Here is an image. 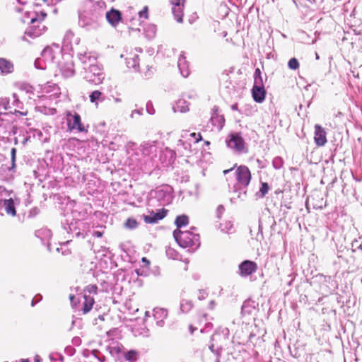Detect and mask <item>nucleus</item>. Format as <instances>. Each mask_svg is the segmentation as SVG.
I'll return each instance as SVG.
<instances>
[{"mask_svg": "<svg viewBox=\"0 0 362 362\" xmlns=\"http://www.w3.org/2000/svg\"><path fill=\"white\" fill-rule=\"evenodd\" d=\"M173 236L182 247L198 246L199 237L189 231H181L178 229L173 232Z\"/></svg>", "mask_w": 362, "mask_h": 362, "instance_id": "nucleus-1", "label": "nucleus"}, {"mask_svg": "<svg viewBox=\"0 0 362 362\" xmlns=\"http://www.w3.org/2000/svg\"><path fill=\"white\" fill-rule=\"evenodd\" d=\"M35 298H37V301H40V300H42V297L40 294H38L35 297Z\"/></svg>", "mask_w": 362, "mask_h": 362, "instance_id": "nucleus-54", "label": "nucleus"}, {"mask_svg": "<svg viewBox=\"0 0 362 362\" xmlns=\"http://www.w3.org/2000/svg\"><path fill=\"white\" fill-rule=\"evenodd\" d=\"M136 274H137L138 275H142V272L141 273V272H139V269H136Z\"/></svg>", "mask_w": 362, "mask_h": 362, "instance_id": "nucleus-59", "label": "nucleus"}, {"mask_svg": "<svg viewBox=\"0 0 362 362\" xmlns=\"http://www.w3.org/2000/svg\"><path fill=\"white\" fill-rule=\"evenodd\" d=\"M238 192V197L240 198V199L242 200H244L246 197V191H243V192Z\"/></svg>", "mask_w": 362, "mask_h": 362, "instance_id": "nucleus-45", "label": "nucleus"}, {"mask_svg": "<svg viewBox=\"0 0 362 362\" xmlns=\"http://www.w3.org/2000/svg\"><path fill=\"white\" fill-rule=\"evenodd\" d=\"M205 295H206V293L203 291H200L199 292V296H198V298L199 300H202L205 298Z\"/></svg>", "mask_w": 362, "mask_h": 362, "instance_id": "nucleus-48", "label": "nucleus"}, {"mask_svg": "<svg viewBox=\"0 0 362 362\" xmlns=\"http://www.w3.org/2000/svg\"><path fill=\"white\" fill-rule=\"evenodd\" d=\"M47 249H48L49 251H51V248H50L49 244L47 245Z\"/></svg>", "mask_w": 362, "mask_h": 362, "instance_id": "nucleus-62", "label": "nucleus"}, {"mask_svg": "<svg viewBox=\"0 0 362 362\" xmlns=\"http://www.w3.org/2000/svg\"><path fill=\"white\" fill-rule=\"evenodd\" d=\"M4 207V210L8 215L15 216L16 215V209L14 204V201L11 198L8 199H3L0 203Z\"/></svg>", "mask_w": 362, "mask_h": 362, "instance_id": "nucleus-13", "label": "nucleus"}, {"mask_svg": "<svg viewBox=\"0 0 362 362\" xmlns=\"http://www.w3.org/2000/svg\"><path fill=\"white\" fill-rule=\"evenodd\" d=\"M47 14L45 12L36 13L35 17H33L30 20L32 25L25 31V34L31 37H36L43 33L45 30V26L42 22L46 18Z\"/></svg>", "mask_w": 362, "mask_h": 362, "instance_id": "nucleus-2", "label": "nucleus"}, {"mask_svg": "<svg viewBox=\"0 0 362 362\" xmlns=\"http://www.w3.org/2000/svg\"><path fill=\"white\" fill-rule=\"evenodd\" d=\"M359 69L362 72V65L359 66Z\"/></svg>", "mask_w": 362, "mask_h": 362, "instance_id": "nucleus-64", "label": "nucleus"}, {"mask_svg": "<svg viewBox=\"0 0 362 362\" xmlns=\"http://www.w3.org/2000/svg\"><path fill=\"white\" fill-rule=\"evenodd\" d=\"M288 66L289 69L296 70L299 67L298 61L296 58H292L289 60Z\"/></svg>", "mask_w": 362, "mask_h": 362, "instance_id": "nucleus-33", "label": "nucleus"}, {"mask_svg": "<svg viewBox=\"0 0 362 362\" xmlns=\"http://www.w3.org/2000/svg\"><path fill=\"white\" fill-rule=\"evenodd\" d=\"M60 49L58 45L47 47L42 52V59L48 62H54L56 54H59Z\"/></svg>", "mask_w": 362, "mask_h": 362, "instance_id": "nucleus-8", "label": "nucleus"}, {"mask_svg": "<svg viewBox=\"0 0 362 362\" xmlns=\"http://www.w3.org/2000/svg\"><path fill=\"white\" fill-rule=\"evenodd\" d=\"M42 60V59H37L35 61V66L37 69H45V67L42 66L41 65V61Z\"/></svg>", "mask_w": 362, "mask_h": 362, "instance_id": "nucleus-41", "label": "nucleus"}, {"mask_svg": "<svg viewBox=\"0 0 362 362\" xmlns=\"http://www.w3.org/2000/svg\"><path fill=\"white\" fill-rule=\"evenodd\" d=\"M228 146L239 153L247 152L245 143L239 134H230L226 140Z\"/></svg>", "mask_w": 362, "mask_h": 362, "instance_id": "nucleus-4", "label": "nucleus"}, {"mask_svg": "<svg viewBox=\"0 0 362 362\" xmlns=\"http://www.w3.org/2000/svg\"><path fill=\"white\" fill-rule=\"evenodd\" d=\"M212 115L211 117V122L214 126H217L222 128L224 124V117L222 115H218V110L217 107H214L212 110Z\"/></svg>", "mask_w": 362, "mask_h": 362, "instance_id": "nucleus-15", "label": "nucleus"}, {"mask_svg": "<svg viewBox=\"0 0 362 362\" xmlns=\"http://www.w3.org/2000/svg\"><path fill=\"white\" fill-rule=\"evenodd\" d=\"M20 362H30L28 359H21Z\"/></svg>", "mask_w": 362, "mask_h": 362, "instance_id": "nucleus-56", "label": "nucleus"}, {"mask_svg": "<svg viewBox=\"0 0 362 362\" xmlns=\"http://www.w3.org/2000/svg\"><path fill=\"white\" fill-rule=\"evenodd\" d=\"M136 52H141V49H135V52H134L132 50H131V51L125 50L124 52H123L120 54V57L124 58L125 59H126L127 57H128L129 58H132V57H134V54H138Z\"/></svg>", "mask_w": 362, "mask_h": 362, "instance_id": "nucleus-30", "label": "nucleus"}, {"mask_svg": "<svg viewBox=\"0 0 362 362\" xmlns=\"http://www.w3.org/2000/svg\"><path fill=\"white\" fill-rule=\"evenodd\" d=\"M217 211L218 213H221L223 211V206H219L217 209Z\"/></svg>", "mask_w": 362, "mask_h": 362, "instance_id": "nucleus-53", "label": "nucleus"}, {"mask_svg": "<svg viewBox=\"0 0 362 362\" xmlns=\"http://www.w3.org/2000/svg\"><path fill=\"white\" fill-rule=\"evenodd\" d=\"M229 336V329L227 327H220L218 331L212 336V341H216L221 338L227 339Z\"/></svg>", "mask_w": 362, "mask_h": 362, "instance_id": "nucleus-18", "label": "nucleus"}, {"mask_svg": "<svg viewBox=\"0 0 362 362\" xmlns=\"http://www.w3.org/2000/svg\"><path fill=\"white\" fill-rule=\"evenodd\" d=\"M166 215V211L163 210L156 213L152 212L149 215H145L144 216V221L147 223H155L158 221L163 218Z\"/></svg>", "mask_w": 362, "mask_h": 362, "instance_id": "nucleus-14", "label": "nucleus"}, {"mask_svg": "<svg viewBox=\"0 0 362 362\" xmlns=\"http://www.w3.org/2000/svg\"><path fill=\"white\" fill-rule=\"evenodd\" d=\"M41 235H44L47 238H50L52 236V232L49 229H41L36 233V235L40 236Z\"/></svg>", "mask_w": 362, "mask_h": 362, "instance_id": "nucleus-35", "label": "nucleus"}, {"mask_svg": "<svg viewBox=\"0 0 362 362\" xmlns=\"http://www.w3.org/2000/svg\"><path fill=\"white\" fill-rule=\"evenodd\" d=\"M252 92L255 101L257 103H262L264 101L266 94L264 86H258L257 85H254Z\"/></svg>", "mask_w": 362, "mask_h": 362, "instance_id": "nucleus-12", "label": "nucleus"}, {"mask_svg": "<svg viewBox=\"0 0 362 362\" xmlns=\"http://www.w3.org/2000/svg\"><path fill=\"white\" fill-rule=\"evenodd\" d=\"M238 182L245 187L247 186L251 180V173L245 165L239 166L235 172Z\"/></svg>", "mask_w": 362, "mask_h": 362, "instance_id": "nucleus-5", "label": "nucleus"}, {"mask_svg": "<svg viewBox=\"0 0 362 362\" xmlns=\"http://www.w3.org/2000/svg\"><path fill=\"white\" fill-rule=\"evenodd\" d=\"M257 269V264L250 260H245L239 265L240 274L242 276H249L255 272Z\"/></svg>", "mask_w": 362, "mask_h": 362, "instance_id": "nucleus-7", "label": "nucleus"}, {"mask_svg": "<svg viewBox=\"0 0 362 362\" xmlns=\"http://www.w3.org/2000/svg\"><path fill=\"white\" fill-rule=\"evenodd\" d=\"M269 191V186L267 183H262V187L260 188V192H262V196H264Z\"/></svg>", "mask_w": 362, "mask_h": 362, "instance_id": "nucleus-39", "label": "nucleus"}, {"mask_svg": "<svg viewBox=\"0 0 362 362\" xmlns=\"http://www.w3.org/2000/svg\"><path fill=\"white\" fill-rule=\"evenodd\" d=\"M62 74L65 78H69L74 74V64L73 62H67L61 67Z\"/></svg>", "mask_w": 362, "mask_h": 362, "instance_id": "nucleus-21", "label": "nucleus"}, {"mask_svg": "<svg viewBox=\"0 0 362 362\" xmlns=\"http://www.w3.org/2000/svg\"><path fill=\"white\" fill-rule=\"evenodd\" d=\"M190 136H191V137H192V138H194V139H195V142H196V143H197V142H198V141H201V140H202V135H201L199 133H198V134H196V133H192V134H190Z\"/></svg>", "mask_w": 362, "mask_h": 362, "instance_id": "nucleus-40", "label": "nucleus"}, {"mask_svg": "<svg viewBox=\"0 0 362 362\" xmlns=\"http://www.w3.org/2000/svg\"><path fill=\"white\" fill-rule=\"evenodd\" d=\"M90 101L92 103H95L98 105V102H103L105 99V96L103 93L100 90H94L89 95Z\"/></svg>", "mask_w": 362, "mask_h": 362, "instance_id": "nucleus-20", "label": "nucleus"}, {"mask_svg": "<svg viewBox=\"0 0 362 362\" xmlns=\"http://www.w3.org/2000/svg\"><path fill=\"white\" fill-rule=\"evenodd\" d=\"M148 6H144L143 10L139 12V17L147 19L148 18Z\"/></svg>", "mask_w": 362, "mask_h": 362, "instance_id": "nucleus-37", "label": "nucleus"}, {"mask_svg": "<svg viewBox=\"0 0 362 362\" xmlns=\"http://www.w3.org/2000/svg\"><path fill=\"white\" fill-rule=\"evenodd\" d=\"M178 144H182V145H184V144H185L184 141H183L182 140H181V139H180V140L178 141Z\"/></svg>", "mask_w": 362, "mask_h": 362, "instance_id": "nucleus-57", "label": "nucleus"}, {"mask_svg": "<svg viewBox=\"0 0 362 362\" xmlns=\"http://www.w3.org/2000/svg\"><path fill=\"white\" fill-rule=\"evenodd\" d=\"M13 104H14L15 103H19V100H18L16 94H15V93L13 94Z\"/></svg>", "mask_w": 362, "mask_h": 362, "instance_id": "nucleus-49", "label": "nucleus"}, {"mask_svg": "<svg viewBox=\"0 0 362 362\" xmlns=\"http://www.w3.org/2000/svg\"><path fill=\"white\" fill-rule=\"evenodd\" d=\"M83 78L97 85L102 83L104 76L100 67L96 64L83 71Z\"/></svg>", "mask_w": 362, "mask_h": 362, "instance_id": "nucleus-3", "label": "nucleus"}, {"mask_svg": "<svg viewBox=\"0 0 362 362\" xmlns=\"http://www.w3.org/2000/svg\"><path fill=\"white\" fill-rule=\"evenodd\" d=\"M121 20V13L118 10L115 9V23Z\"/></svg>", "mask_w": 362, "mask_h": 362, "instance_id": "nucleus-44", "label": "nucleus"}, {"mask_svg": "<svg viewBox=\"0 0 362 362\" xmlns=\"http://www.w3.org/2000/svg\"><path fill=\"white\" fill-rule=\"evenodd\" d=\"M156 28L155 26H151L150 28V31L147 33V35L149 37H153L155 34H156Z\"/></svg>", "mask_w": 362, "mask_h": 362, "instance_id": "nucleus-43", "label": "nucleus"}, {"mask_svg": "<svg viewBox=\"0 0 362 362\" xmlns=\"http://www.w3.org/2000/svg\"><path fill=\"white\" fill-rule=\"evenodd\" d=\"M13 71V64L4 58H0V71L2 74H8Z\"/></svg>", "mask_w": 362, "mask_h": 362, "instance_id": "nucleus-17", "label": "nucleus"}, {"mask_svg": "<svg viewBox=\"0 0 362 362\" xmlns=\"http://www.w3.org/2000/svg\"><path fill=\"white\" fill-rule=\"evenodd\" d=\"M68 127L70 129H77L80 132L85 131V128L81 123V116L75 113L71 119H68Z\"/></svg>", "mask_w": 362, "mask_h": 362, "instance_id": "nucleus-11", "label": "nucleus"}, {"mask_svg": "<svg viewBox=\"0 0 362 362\" xmlns=\"http://www.w3.org/2000/svg\"><path fill=\"white\" fill-rule=\"evenodd\" d=\"M0 106L6 110H10L12 107L10 103V100L7 98H1Z\"/></svg>", "mask_w": 362, "mask_h": 362, "instance_id": "nucleus-32", "label": "nucleus"}, {"mask_svg": "<svg viewBox=\"0 0 362 362\" xmlns=\"http://www.w3.org/2000/svg\"><path fill=\"white\" fill-rule=\"evenodd\" d=\"M16 149L15 148H12L11 150V167L9 168V170H13L16 167Z\"/></svg>", "mask_w": 362, "mask_h": 362, "instance_id": "nucleus-34", "label": "nucleus"}, {"mask_svg": "<svg viewBox=\"0 0 362 362\" xmlns=\"http://www.w3.org/2000/svg\"><path fill=\"white\" fill-rule=\"evenodd\" d=\"M72 343L76 346H79L81 343V340L79 337H76L73 338Z\"/></svg>", "mask_w": 362, "mask_h": 362, "instance_id": "nucleus-46", "label": "nucleus"}, {"mask_svg": "<svg viewBox=\"0 0 362 362\" xmlns=\"http://www.w3.org/2000/svg\"><path fill=\"white\" fill-rule=\"evenodd\" d=\"M143 153L145 155H149L156 151V146L153 145H148V144L142 146Z\"/></svg>", "mask_w": 362, "mask_h": 362, "instance_id": "nucleus-27", "label": "nucleus"}, {"mask_svg": "<svg viewBox=\"0 0 362 362\" xmlns=\"http://www.w3.org/2000/svg\"><path fill=\"white\" fill-rule=\"evenodd\" d=\"M84 298L85 302L83 303V307L82 310L83 313H87L91 310L94 303V300L91 297L88 296L86 294L84 295Z\"/></svg>", "mask_w": 362, "mask_h": 362, "instance_id": "nucleus-23", "label": "nucleus"}, {"mask_svg": "<svg viewBox=\"0 0 362 362\" xmlns=\"http://www.w3.org/2000/svg\"><path fill=\"white\" fill-rule=\"evenodd\" d=\"M124 226L129 229H134L138 226V223L134 218H128L124 223Z\"/></svg>", "mask_w": 362, "mask_h": 362, "instance_id": "nucleus-28", "label": "nucleus"}, {"mask_svg": "<svg viewBox=\"0 0 362 362\" xmlns=\"http://www.w3.org/2000/svg\"><path fill=\"white\" fill-rule=\"evenodd\" d=\"M177 66L181 74L184 77H187L189 74V66L183 54H181L178 59Z\"/></svg>", "mask_w": 362, "mask_h": 362, "instance_id": "nucleus-16", "label": "nucleus"}, {"mask_svg": "<svg viewBox=\"0 0 362 362\" xmlns=\"http://www.w3.org/2000/svg\"><path fill=\"white\" fill-rule=\"evenodd\" d=\"M188 224V217L185 215L179 216L176 218L175 225L177 228H181L182 226H186Z\"/></svg>", "mask_w": 362, "mask_h": 362, "instance_id": "nucleus-25", "label": "nucleus"}, {"mask_svg": "<svg viewBox=\"0 0 362 362\" xmlns=\"http://www.w3.org/2000/svg\"><path fill=\"white\" fill-rule=\"evenodd\" d=\"M124 356L126 360H127V361H136L137 358V352L132 350L127 353H124Z\"/></svg>", "mask_w": 362, "mask_h": 362, "instance_id": "nucleus-29", "label": "nucleus"}, {"mask_svg": "<svg viewBox=\"0 0 362 362\" xmlns=\"http://www.w3.org/2000/svg\"><path fill=\"white\" fill-rule=\"evenodd\" d=\"M94 235H96L97 237H101L102 236V233L100 232V231H95L94 232Z\"/></svg>", "mask_w": 362, "mask_h": 362, "instance_id": "nucleus-52", "label": "nucleus"}, {"mask_svg": "<svg viewBox=\"0 0 362 362\" xmlns=\"http://www.w3.org/2000/svg\"><path fill=\"white\" fill-rule=\"evenodd\" d=\"M21 88L22 90H25L27 93L32 92L33 91V87L28 85V84H23L21 86Z\"/></svg>", "mask_w": 362, "mask_h": 362, "instance_id": "nucleus-42", "label": "nucleus"}, {"mask_svg": "<svg viewBox=\"0 0 362 362\" xmlns=\"http://www.w3.org/2000/svg\"><path fill=\"white\" fill-rule=\"evenodd\" d=\"M315 57H316V59H319L320 57H319V55L317 53L315 54Z\"/></svg>", "mask_w": 362, "mask_h": 362, "instance_id": "nucleus-61", "label": "nucleus"}, {"mask_svg": "<svg viewBox=\"0 0 362 362\" xmlns=\"http://www.w3.org/2000/svg\"><path fill=\"white\" fill-rule=\"evenodd\" d=\"M106 19L111 25H113V7L107 12Z\"/></svg>", "mask_w": 362, "mask_h": 362, "instance_id": "nucleus-36", "label": "nucleus"}, {"mask_svg": "<svg viewBox=\"0 0 362 362\" xmlns=\"http://www.w3.org/2000/svg\"><path fill=\"white\" fill-rule=\"evenodd\" d=\"M185 102L184 100H179L177 103L175 109L181 112H185L189 110L188 105H184Z\"/></svg>", "mask_w": 362, "mask_h": 362, "instance_id": "nucleus-31", "label": "nucleus"}, {"mask_svg": "<svg viewBox=\"0 0 362 362\" xmlns=\"http://www.w3.org/2000/svg\"><path fill=\"white\" fill-rule=\"evenodd\" d=\"M315 142L319 146H322L327 143L326 132L319 124L315 126Z\"/></svg>", "mask_w": 362, "mask_h": 362, "instance_id": "nucleus-10", "label": "nucleus"}, {"mask_svg": "<svg viewBox=\"0 0 362 362\" xmlns=\"http://www.w3.org/2000/svg\"><path fill=\"white\" fill-rule=\"evenodd\" d=\"M73 35H74V33H73L71 30H69V31H68V32L66 33V37H67V38H68V37H69L70 36H73Z\"/></svg>", "mask_w": 362, "mask_h": 362, "instance_id": "nucleus-50", "label": "nucleus"}, {"mask_svg": "<svg viewBox=\"0 0 362 362\" xmlns=\"http://www.w3.org/2000/svg\"><path fill=\"white\" fill-rule=\"evenodd\" d=\"M32 306H34L35 305V302H34V299L32 300V303H31Z\"/></svg>", "mask_w": 362, "mask_h": 362, "instance_id": "nucleus-63", "label": "nucleus"}, {"mask_svg": "<svg viewBox=\"0 0 362 362\" xmlns=\"http://www.w3.org/2000/svg\"><path fill=\"white\" fill-rule=\"evenodd\" d=\"M185 0H172L173 13L178 23L182 22L183 8Z\"/></svg>", "mask_w": 362, "mask_h": 362, "instance_id": "nucleus-9", "label": "nucleus"}, {"mask_svg": "<svg viewBox=\"0 0 362 362\" xmlns=\"http://www.w3.org/2000/svg\"><path fill=\"white\" fill-rule=\"evenodd\" d=\"M232 109L233 110H237V105H232Z\"/></svg>", "mask_w": 362, "mask_h": 362, "instance_id": "nucleus-60", "label": "nucleus"}, {"mask_svg": "<svg viewBox=\"0 0 362 362\" xmlns=\"http://www.w3.org/2000/svg\"><path fill=\"white\" fill-rule=\"evenodd\" d=\"M141 262L145 264L146 267H148L150 262L146 258L143 257Z\"/></svg>", "mask_w": 362, "mask_h": 362, "instance_id": "nucleus-47", "label": "nucleus"}, {"mask_svg": "<svg viewBox=\"0 0 362 362\" xmlns=\"http://www.w3.org/2000/svg\"><path fill=\"white\" fill-rule=\"evenodd\" d=\"M97 289L98 288L95 285H88L86 286L85 291L88 292L89 293H96Z\"/></svg>", "mask_w": 362, "mask_h": 362, "instance_id": "nucleus-38", "label": "nucleus"}, {"mask_svg": "<svg viewBox=\"0 0 362 362\" xmlns=\"http://www.w3.org/2000/svg\"><path fill=\"white\" fill-rule=\"evenodd\" d=\"M74 298H75V296H74V295H70V296H69V298H70V300H71V301L73 300V299H74Z\"/></svg>", "mask_w": 362, "mask_h": 362, "instance_id": "nucleus-58", "label": "nucleus"}, {"mask_svg": "<svg viewBox=\"0 0 362 362\" xmlns=\"http://www.w3.org/2000/svg\"><path fill=\"white\" fill-rule=\"evenodd\" d=\"M139 59L138 54H134V57L129 58L128 57H126V64L127 66L129 69H133L134 71L139 70Z\"/></svg>", "mask_w": 362, "mask_h": 362, "instance_id": "nucleus-22", "label": "nucleus"}, {"mask_svg": "<svg viewBox=\"0 0 362 362\" xmlns=\"http://www.w3.org/2000/svg\"><path fill=\"white\" fill-rule=\"evenodd\" d=\"M193 307V303L190 300L183 299L180 303V310L182 313H188Z\"/></svg>", "mask_w": 362, "mask_h": 362, "instance_id": "nucleus-24", "label": "nucleus"}, {"mask_svg": "<svg viewBox=\"0 0 362 362\" xmlns=\"http://www.w3.org/2000/svg\"><path fill=\"white\" fill-rule=\"evenodd\" d=\"M78 57L82 64L83 71L97 64V58L90 52L78 53Z\"/></svg>", "mask_w": 362, "mask_h": 362, "instance_id": "nucleus-6", "label": "nucleus"}, {"mask_svg": "<svg viewBox=\"0 0 362 362\" xmlns=\"http://www.w3.org/2000/svg\"><path fill=\"white\" fill-rule=\"evenodd\" d=\"M254 77H255L254 85H257L258 86H264L263 79L261 76V71L259 68H257L255 69Z\"/></svg>", "mask_w": 362, "mask_h": 362, "instance_id": "nucleus-26", "label": "nucleus"}, {"mask_svg": "<svg viewBox=\"0 0 362 362\" xmlns=\"http://www.w3.org/2000/svg\"><path fill=\"white\" fill-rule=\"evenodd\" d=\"M232 170H233V168H230V169H228V170H223V173L224 174H227L228 173H229Z\"/></svg>", "mask_w": 362, "mask_h": 362, "instance_id": "nucleus-55", "label": "nucleus"}, {"mask_svg": "<svg viewBox=\"0 0 362 362\" xmlns=\"http://www.w3.org/2000/svg\"><path fill=\"white\" fill-rule=\"evenodd\" d=\"M229 336V329L227 327H220L218 331L212 336V341H216L221 338L227 339Z\"/></svg>", "mask_w": 362, "mask_h": 362, "instance_id": "nucleus-19", "label": "nucleus"}, {"mask_svg": "<svg viewBox=\"0 0 362 362\" xmlns=\"http://www.w3.org/2000/svg\"><path fill=\"white\" fill-rule=\"evenodd\" d=\"M34 360H35V362H41V361H42V360H41L40 357L39 356H37H37H35V359H34Z\"/></svg>", "mask_w": 362, "mask_h": 362, "instance_id": "nucleus-51", "label": "nucleus"}]
</instances>
